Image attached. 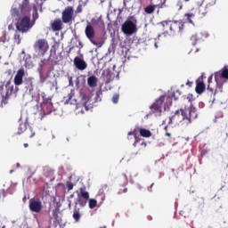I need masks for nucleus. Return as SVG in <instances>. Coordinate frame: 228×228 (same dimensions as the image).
I'll use <instances>...</instances> for the list:
<instances>
[{"label": "nucleus", "mask_w": 228, "mask_h": 228, "mask_svg": "<svg viewBox=\"0 0 228 228\" xmlns=\"http://www.w3.org/2000/svg\"><path fill=\"white\" fill-rule=\"evenodd\" d=\"M184 111H186V115H188V118H190V124H191V120H195L197 118V109L195 107H190L188 109H183Z\"/></svg>", "instance_id": "ddd939ff"}, {"label": "nucleus", "mask_w": 228, "mask_h": 228, "mask_svg": "<svg viewBox=\"0 0 228 228\" xmlns=\"http://www.w3.org/2000/svg\"><path fill=\"white\" fill-rule=\"evenodd\" d=\"M74 65L78 70H85L86 69V67H88V64H86L85 60L79 57H75Z\"/></svg>", "instance_id": "f8f14e48"}, {"label": "nucleus", "mask_w": 228, "mask_h": 228, "mask_svg": "<svg viewBox=\"0 0 228 228\" xmlns=\"http://www.w3.org/2000/svg\"><path fill=\"white\" fill-rule=\"evenodd\" d=\"M99 79L95 76H91L87 78V85L90 88H95L97 86Z\"/></svg>", "instance_id": "aec40b11"}, {"label": "nucleus", "mask_w": 228, "mask_h": 228, "mask_svg": "<svg viewBox=\"0 0 228 228\" xmlns=\"http://www.w3.org/2000/svg\"><path fill=\"white\" fill-rule=\"evenodd\" d=\"M77 203L79 204V206H81L82 208H85V206H86V202L88 200L77 196Z\"/></svg>", "instance_id": "c756f323"}, {"label": "nucleus", "mask_w": 228, "mask_h": 228, "mask_svg": "<svg viewBox=\"0 0 228 228\" xmlns=\"http://www.w3.org/2000/svg\"><path fill=\"white\" fill-rule=\"evenodd\" d=\"M155 10V7L152 5H149L145 8L146 13H153Z\"/></svg>", "instance_id": "e433bc0d"}, {"label": "nucleus", "mask_w": 228, "mask_h": 228, "mask_svg": "<svg viewBox=\"0 0 228 228\" xmlns=\"http://www.w3.org/2000/svg\"><path fill=\"white\" fill-rule=\"evenodd\" d=\"M69 3H70V1H72V0H68Z\"/></svg>", "instance_id": "680f3d73"}, {"label": "nucleus", "mask_w": 228, "mask_h": 228, "mask_svg": "<svg viewBox=\"0 0 228 228\" xmlns=\"http://www.w3.org/2000/svg\"><path fill=\"white\" fill-rule=\"evenodd\" d=\"M102 77L105 83H110V81H113L115 75H113L110 69H105L102 72Z\"/></svg>", "instance_id": "4468645a"}, {"label": "nucleus", "mask_w": 228, "mask_h": 228, "mask_svg": "<svg viewBox=\"0 0 228 228\" xmlns=\"http://www.w3.org/2000/svg\"><path fill=\"white\" fill-rule=\"evenodd\" d=\"M204 106H205L204 102H200L199 103V107H200V108H204Z\"/></svg>", "instance_id": "49530a36"}, {"label": "nucleus", "mask_w": 228, "mask_h": 228, "mask_svg": "<svg viewBox=\"0 0 228 228\" xmlns=\"http://www.w3.org/2000/svg\"><path fill=\"white\" fill-rule=\"evenodd\" d=\"M194 17H195V14L187 13L184 15V20L185 22H190V24H193V20H191V19H193Z\"/></svg>", "instance_id": "c85d7f7f"}, {"label": "nucleus", "mask_w": 228, "mask_h": 228, "mask_svg": "<svg viewBox=\"0 0 228 228\" xmlns=\"http://www.w3.org/2000/svg\"><path fill=\"white\" fill-rule=\"evenodd\" d=\"M222 77L228 79V69H224L222 71H217L215 73L216 83H218Z\"/></svg>", "instance_id": "2eb2a0df"}, {"label": "nucleus", "mask_w": 228, "mask_h": 228, "mask_svg": "<svg viewBox=\"0 0 228 228\" xmlns=\"http://www.w3.org/2000/svg\"><path fill=\"white\" fill-rule=\"evenodd\" d=\"M93 26H96L97 28H103L104 27V21H102V19L101 18H94L92 20Z\"/></svg>", "instance_id": "b1692460"}, {"label": "nucleus", "mask_w": 228, "mask_h": 228, "mask_svg": "<svg viewBox=\"0 0 228 228\" xmlns=\"http://www.w3.org/2000/svg\"><path fill=\"white\" fill-rule=\"evenodd\" d=\"M167 126L165 127V130L167 131Z\"/></svg>", "instance_id": "052dcab7"}, {"label": "nucleus", "mask_w": 228, "mask_h": 228, "mask_svg": "<svg viewBox=\"0 0 228 228\" xmlns=\"http://www.w3.org/2000/svg\"><path fill=\"white\" fill-rule=\"evenodd\" d=\"M35 78L28 77L26 80V88L28 90L29 94H32L35 88Z\"/></svg>", "instance_id": "a211bd4d"}, {"label": "nucleus", "mask_w": 228, "mask_h": 228, "mask_svg": "<svg viewBox=\"0 0 228 228\" xmlns=\"http://www.w3.org/2000/svg\"><path fill=\"white\" fill-rule=\"evenodd\" d=\"M26 129H27V125H26V123H21V124H20V126H19V128H18V133H19V134H21V133H24V131H26Z\"/></svg>", "instance_id": "2f4dec72"}, {"label": "nucleus", "mask_w": 228, "mask_h": 228, "mask_svg": "<svg viewBox=\"0 0 228 228\" xmlns=\"http://www.w3.org/2000/svg\"><path fill=\"white\" fill-rule=\"evenodd\" d=\"M212 81H213V75H211V76L208 77V85L211 84Z\"/></svg>", "instance_id": "c03bdc74"}, {"label": "nucleus", "mask_w": 228, "mask_h": 228, "mask_svg": "<svg viewBox=\"0 0 228 228\" xmlns=\"http://www.w3.org/2000/svg\"><path fill=\"white\" fill-rule=\"evenodd\" d=\"M32 17H33L34 22L35 20H37V19H38V12L37 11V6H34Z\"/></svg>", "instance_id": "c9c22d12"}, {"label": "nucleus", "mask_w": 228, "mask_h": 228, "mask_svg": "<svg viewBox=\"0 0 228 228\" xmlns=\"http://www.w3.org/2000/svg\"><path fill=\"white\" fill-rule=\"evenodd\" d=\"M168 124H175V126H188L190 124V118L186 115L184 109L176 110L175 115L168 119Z\"/></svg>", "instance_id": "7ed1b4c3"}, {"label": "nucleus", "mask_w": 228, "mask_h": 228, "mask_svg": "<svg viewBox=\"0 0 228 228\" xmlns=\"http://www.w3.org/2000/svg\"><path fill=\"white\" fill-rule=\"evenodd\" d=\"M39 74H40V83H45V77L42 76V72H40Z\"/></svg>", "instance_id": "79ce46f5"}, {"label": "nucleus", "mask_w": 228, "mask_h": 228, "mask_svg": "<svg viewBox=\"0 0 228 228\" xmlns=\"http://www.w3.org/2000/svg\"><path fill=\"white\" fill-rule=\"evenodd\" d=\"M185 1H190V0H185Z\"/></svg>", "instance_id": "e2e57ef3"}, {"label": "nucleus", "mask_w": 228, "mask_h": 228, "mask_svg": "<svg viewBox=\"0 0 228 228\" xmlns=\"http://www.w3.org/2000/svg\"><path fill=\"white\" fill-rule=\"evenodd\" d=\"M166 136H171L170 133H166Z\"/></svg>", "instance_id": "3c124183"}, {"label": "nucleus", "mask_w": 228, "mask_h": 228, "mask_svg": "<svg viewBox=\"0 0 228 228\" xmlns=\"http://www.w3.org/2000/svg\"><path fill=\"white\" fill-rule=\"evenodd\" d=\"M26 72L24 71V69H20L15 77H14V85L16 86H20V85H22L24 83L23 77L25 76Z\"/></svg>", "instance_id": "9d476101"}, {"label": "nucleus", "mask_w": 228, "mask_h": 228, "mask_svg": "<svg viewBox=\"0 0 228 228\" xmlns=\"http://www.w3.org/2000/svg\"><path fill=\"white\" fill-rule=\"evenodd\" d=\"M81 102H82V106H84V108H85V110H86V111H88V110H90V108H92V103H91V102H90V96H88V95H84V96L82 97Z\"/></svg>", "instance_id": "f3484780"}, {"label": "nucleus", "mask_w": 228, "mask_h": 228, "mask_svg": "<svg viewBox=\"0 0 228 228\" xmlns=\"http://www.w3.org/2000/svg\"><path fill=\"white\" fill-rule=\"evenodd\" d=\"M73 218L76 220V222H79L81 219V214L79 213V210L75 209L73 212Z\"/></svg>", "instance_id": "7c9ffc66"}, {"label": "nucleus", "mask_w": 228, "mask_h": 228, "mask_svg": "<svg viewBox=\"0 0 228 228\" xmlns=\"http://www.w3.org/2000/svg\"><path fill=\"white\" fill-rule=\"evenodd\" d=\"M29 12H31V6L29 5V1L23 0L20 5V11L17 8H12L11 10V15L12 17H19L16 23V28L18 31L21 33H28L29 29L33 28L31 23V19L29 18Z\"/></svg>", "instance_id": "f257e3e1"}, {"label": "nucleus", "mask_w": 228, "mask_h": 228, "mask_svg": "<svg viewBox=\"0 0 228 228\" xmlns=\"http://www.w3.org/2000/svg\"><path fill=\"white\" fill-rule=\"evenodd\" d=\"M191 40L192 42V45H195V44H197V35H194L191 37Z\"/></svg>", "instance_id": "ea45409f"}, {"label": "nucleus", "mask_w": 228, "mask_h": 228, "mask_svg": "<svg viewBox=\"0 0 228 228\" xmlns=\"http://www.w3.org/2000/svg\"><path fill=\"white\" fill-rule=\"evenodd\" d=\"M61 19L64 24H69V22H72V19H74V7L72 6L66 7L62 12Z\"/></svg>", "instance_id": "1a4fd4ad"}, {"label": "nucleus", "mask_w": 228, "mask_h": 228, "mask_svg": "<svg viewBox=\"0 0 228 228\" xmlns=\"http://www.w3.org/2000/svg\"><path fill=\"white\" fill-rule=\"evenodd\" d=\"M201 35H203L205 37V38H208V37L207 32L201 33Z\"/></svg>", "instance_id": "de8ad7c7"}, {"label": "nucleus", "mask_w": 228, "mask_h": 228, "mask_svg": "<svg viewBox=\"0 0 228 228\" xmlns=\"http://www.w3.org/2000/svg\"><path fill=\"white\" fill-rule=\"evenodd\" d=\"M23 61H24V67H26V69H33V62L31 61L30 55H25L23 58Z\"/></svg>", "instance_id": "4be33fe9"}, {"label": "nucleus", "mask_w": 228, "mask_h": 228, "mask_svg": "<svg viewBox=\"0 0 228 228\" xmlns=\"http://www.w3.org/2000/svg\"><path fill=\"white\" fill-rule=\"evenodd\" d=\"M0 197H1V193H0Z\"/></svg>", "instance_id": "0e129e2a"}, {"label": "nucleus", "mask_w": 228, "mask_h": 228, "mask_svg": "<svg viewBox=\"0 0 228 228\" xmlns=\"http://www.w3.org/2000/svg\"><path fill=\"white\" fill-rule=\"evenodd\" d=\"M142 145H144V147L147 145L145 142H142Z\"/></svg>", "instance_id": "6e6d98bb"}, {"label": "nucleus", "mask_w": 228, "mask_h": 228, "mask_svg": "<svg viewBox=\"0 0 228 228\" xmlns=\"http://www.w3.org/2000/svg\"><path fill=\"white\" fill-rule=\"evenodd\" d=\"M131 136H134V138L135 139L134 146L136 147V142H138V139L136 138V134H134V132H129L128 133V140H131L133 138Z\"/></svg>", "instance_id": "473e14b6"}, {"label": "nucleus", "mask_w": 228, "mask_h": 228, "mask_svg": "<svg viewBox=\"0 0 228 228\" xmlns=\"http://www.w3.org/2000/svg\"><path fill=\"white\" fill-rule=\"evenodd\" d=\"M34 49L38 56H44L49 51V43L45 39H38L34 45Z\"/></svg>", "instance_id": "0eeeda50"}, {"label": "nucleus", "mask_w": 228, "mask_h": 228, "mask_svg": "<svg viewBox=\"0 0 228 228\" xmlns=\"http://www.w3.org/2000/svg\"><path fill=\"white\" fill-rule=\"evenodd\" d=\"M202 10H204V7H200V15H206V12H202Z\"/></svg>", "instance_id": "37998d69"}, {"label": "nucleus", "mask_w": 228, "mask_h": 228, "mask_svg": "<svg viewBox=\"0 0 228 228\" xmlns=\"http://www.w3.org/2000/svg\"><path fill=\"white\" fill-rule=\"evenodd\" d=\"M138 20L134 17L128 18L121 27V31L124 32L125 35L131 37V35H134L138 31Z\"/></svg>", "instance_id": "20e7f679"}, {"label": "nucleus", "mask_w": 228, "mask_h": 228, "mask_svg": "<svg viewBox=\"0 0 228 228\" xmlns=\"http://www.w3.org/2000/svg\"><path fill=\"white\" fill-rule=\"evenodd\" d=\"M139 133H140L141 136H143L144 138H149V137H151V131H149L145 128H141L139 130Z\"/></svg>", "instance_id": "cd10ccee"}, {"label": "nucleus", "mask_w": 228, "mask_h": 228, "mask_svg": "<svg viewBox=\"0 0 228 228\" xmlns=\"http://www.w3.org/2000/svg\"><path fill=\"white\" fill-rule=\"evenodd\" d=\"M69 85H72V79H69Z\"/></svg>", "instance_id": "5fc2aeb1"}, {"label": "nucleus", "mask_w": 228, "mask_h": 228, "mask_svg": "<svg viewBox=\"0 0 228 228\" xmlns=\"http://www.w3.org/2000/svg\"><path fill=\"white\" fill-rule=\"evenodd\" d=\"M29 209L34 213H40V211H42V202L35 200H30Z\"/></svg>", "instance_id": "9b49d317"}, {"label": "nucleus", "mask_w": 228, "mask_h": 228, "mask_svg": "<svg viewBox=\"0 0 228 228\" xmlns=\"http://www.w3.org/2000/svg\"><path fill=\"white\" fill-rule=\"evenodd\" d=\"M208 90H210V92H213V88H211L209 86H208Z\"/></svg>", "instance_id": "8fccbe9b"}, {"label": "nucleus", "mask_w": 228, "mask_h": 228, "mask_svg": "<svg viewBox=\"0 0 228 228\" xmlns=\"http://www.w3.org/2000/svg\"><path fill=\"white\" fill-rule=\"evenodd\" d=\"M74 97V91H71L68 95V99L65 101L64 104H77L76 99H72Z\"/></svg>", "instance_id": "a878e982"}, {"label": "nucleus", "mask_w": 228, "mask_h": 228, "mask_svg": "<svg viewBox=\"0 0 228 228\" xmlns=\"http://www.w3.org/2000/svg\"><path fill=\"white\" fill-rule=\"evenodd\" d=\"M85 33L89 40H92L95 37V29L92 25H87L86 27Z\"/></svg>", "instance_id": "dca6fc26"}, {"label": "nucleus", "mask_w": 228, "mask_h": 228, "mask_svg": "<svg viewBox=\"0 0 228 228\" xmlns=\"http://www.w3.org/2000/svg\"><path fill=\"white\" fill-rule=\"evenodd\" d=\"M22 54H25V52H24V50L22 51Z\"/></svg>", "instance_id": "13d9d810"}, {"label": "nucleus", "mask_w": 228, "mask_h": 228, "mask_svg": "<svg viewBox=\"0 0 228 228\" xmlns=\"http://www.w3.org/2000/svg\"><path fill=\"white\" fill-rule=\"evenodd\" d=\"M77 85H79V81H77Z\"/></svg>", "instance_id": "bf43d9fd"}, {"label": "nucleus", "mask_w": 228, "mask_h": 228, "mask_svg": "<svg viewBox=\"0 0 228 228\" xmlns=\"http://www.w3.org/2000/svg\"><path fill=\"white\" fill-rule=\"evenodd\" d=\"M163 28H165V29H169V35H174V33H172L173 29H177V28H179V30H183V24L179 22V21H163L162 23Z\"/></svg>", "instance_id": "6e6552de"}, {"label": "nucleus", "mask_w": 228, "mask_h": 228, "mask_svg": "<svg viewBox=\"0 0 228 228\" xmlns=\"http://www.w3.org/2000/svg\"><path fill=\"white\" fill-rule=\"evenodd\" d=\"M28 146H29V145H28V143H25V144H24V147H25V148H27V147H28Z\"/></svg>", "instance_id": "603ef678"}, {"label": "nucleus", "mask_w": 228, "mask_h": 228, "mask_svg": "<svg viewBox=\"0 0 228 228\" xmlns=\"http://www.w3.org/2000/svg\"><path fill=\"white\" fill-rule=\"evenodd\" d=\"M108 188V186L104 185L102 190H100V191H102V190H106Z\"/></svg>", "instance_id": "09e8293b"}, {"label": "nucleus", "mask_w": 228, "mask_h": 228, "mask_svg": "<svg viewBox=\"0 0 228 228\" xmlns=\"http://www.w3.org/2000/svg\"><path fill=\"white\" fill-rule=\"evenodd\" d=\"M13 92V86L12 83L7 82L4 89V85L0 83V97H1V104H8V97L12 95Z\"/></svg>", "instance_id": "423d86ee"}, {"label": "nucleus", "mask_w": 228, "mask_h": 228, "mask_svg": "<svg viewBox=\"0 0 228 228\" xmlns=\"http://www.w3.org/2000/svg\"><path fill=\"white\" fill-rule=\"evenodd\" d=\"M63 28V21L61 20L57 19L52 23V29L53 31H60Z\"/></svg>", "instance_id": "6ab92c4d"}, {"label": "nucleus", "mask_w": 228, "mask_h": 228, "mask_svg": "<svg viewBox=\"0 0 228 228\" xmlns=\"http://www.w3.org/2000/svg\"><path fill=\"white\" fill-rule=\"evenodd\" d=\"M118 94H114L113 97H112V102L114 104H117V102H118Z\"/></svg>", "instance_id": "58836bf2"}, {"label": "nucleus", "mask_w": 228, "mask_h": 228, "mask_svg": "<svg viewBox=\"0 0 228 228\" xmlns=\"http://www.w3.org/2000/svg\"><path fill=\"white\" fill-rule=\"evenodd\" d=\"M16 167H17V168H19V167H20V164L17 163Z\"/></svg>", "instance_id": "864d4df0"}, {"label": "nucleus", "mask_w": 228, "mask_h": 228, "mask_svg": "<svg viewBox=\"0 0 228 228\" xmlns=\"http://www.w3.org/2000/svg\"><path fill=\"white\" fill-rule=\"evenodd\" d=\"M53 217L54 218V220H56V222L60 220V217L58 216V211L53 210Z\"/></svg>", "instance_id": "4c0bfd02"}, {"label": "nucleus", "mask_w": 228, "mask_h": 228, "mask_svg": "<svg viewBox=\"0 0 228 228\" xmlns=\"http://www.w3.org/2000/svg\"><path fill=\"white\" fill-rule=\"evenodd\" d=\"M41 97L43 102L37 106V110L41 118H44L45 115H51V112L53 111V102H51V98H45V93H42Z\"/></svg>", "instance_id": "39448f33"}, {"label": "nucleus", "mask_w": 228, "mask_h": 228, "mask_svg": "<svg viewBox=\"0 0 228 228\" xmlns=\"http://www.w3.org/2000/svg\"><path fill=\"white\" fill-rule=\"evenodd\" d=\"M154 47L155 49H158V39H155Z\"/></svg>", "instance_id": "a18cd8bd"}, {"label": "nucleus", "mask_w": 228, "mask_h": 228, "mask_svg": "<svg viewBox=\"0 0 228 228\" xmlns=\"http://www.w3.org/2000/svg\"><path fill=\"white\" fill-rule=\"evenodd\" d=\"M47 61H49L51 63V65H54V63H56V61H54V57H53V53L50 54L48 60L41 61V62L39 63V67L42 69V67H44V65H45V63H47Z\"/></svg>", "instance_id": "5701e85b"}, {"label": "nucleus", "mask_w": 228, "mask_h": 228, "mask_svg": "<svg viewBox=\"0 0 228 228\" xmlns=\"http://www.w3.org/2000/svg\"><path fill=\"white\" fill-rule=\"evenodd\" d=\"M91 43H93L94 45L96 47H102L104 45V41L101 37H93L92 39H89Z\"/></svg>", "instance_id": "412c9836"}, {"label": "nucleus", "mask_w": 228, "mask_h": 228, "mask_svg": "<svg viewBox=\"0 0 228 228\" xmlns=\"http://www.w3.org/2000/svg\"><path fill=\"white\" fill-rule=\"evenodd\" d=\"M77 197L86 199L87 200L88 199H90V195L88 194V191H86V190H85L84 188L79 189V191L77 192Z\"/></svg>", "instance_id": "393cba45"}, {"label": "nucleus", "mask_w": 228, "mask_h": 228, "mask_svg": "<svg viewBox=\"0 0 228 228\" xmlns=\"http://www.w3.org/2000/svg\"><path fill=\"white\" fill-rule=\"evenodd\" d=\"M204 90H206V86L204 85V82H199L196 86L197 94H202Z\"/></svg>", "instance_id": "bb28decb"}, {"label": "nucleus", "mask_w": 228, "mask_h": 228, "mask_svg": "<svg viewBox=\"0 0 228 228\" xmlns=\"http://www.w3.org/2000/svg\"><path fill=\"white\" fill-rule=\"evenodd\" d=\"M97 206V200L91 199L89 200V208L90 209H94V208H95Z\"/></svg>", "instance_id": "72a5a7b5"}, {"label": "nucleus", "mask_w": 228, "mask_h": 228, "mask_svg": "<svg viewBox=\"0 0 228 228\" xmlns=\"http://www.w3.org/2000/svg\"><path fill=\"white\" fill-rule=\"evenodd\" d=\"M14 42L18 45L20 44V32H15Z\"/></svg>", "instance_id": "f704fd0d"}, {"label": "nucleus", "mask_w": 228, "mask_h": 228, "mask_svg": "<svg viewBox=\"0 0 228 228\" xmlns=\"http://www.w3.org/2000/svg\"><path fill=\"white\" fill-rule=\"evenodd\" d=\"M67 188H68V190H72L73 188H74V184L72 183H70V182H68L67 183Z\"/></svg>", "instance_id": "a19ab883"}, {"label": "nucleus", "mask_w": 228, "mask_h": 228, "mask_svg": "<svg viewBox=\"0 0 228 228\" xmlns=\"http://www.w3.org/2000/svg\"><path fill=\"white\" fill-rule=\"evenodd\" d=\"M10 174H13V170H11V171H10Z\"/></svg>", "instance_id": "4d7b16f0"}, {"label": "nucleus", "mask_w": 228, "mask_h": 228, "mask_svg": "<svg viewBox=\"0 0 228 228\" xmlns=\"http://www.w3.org/2000/svg\"><path fill=\"white\" fill-rule=\"evenodd\" d=\"M172 106V97L167 95L160 96L151 106V110L155 117H161L163 111H167Z\"/></svg>", "instance_id": "f03ea898"}]
</instances>
